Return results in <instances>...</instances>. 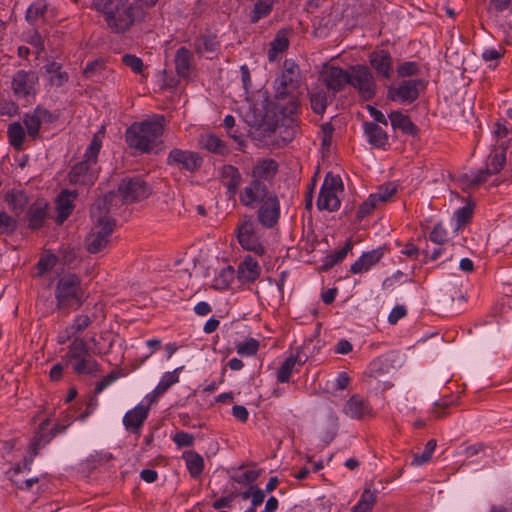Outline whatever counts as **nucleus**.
Instances as JSON below:
<instances>
[{
  "label": "nucleus",
  "mask_w": 512,
  "mask_h": 512,
  "mask_svg": "<svg viewBox=\"0 0 512 512\" xmlns=\"http://www.w3.org/2000/svg\"><path fill=\"white\" fill-rule=\"evenodd\" d=\"M272 9V0H259L254 7L251 21L257 22L260 18L268 15Z\"/></svg>",
  "instance_id": "8fccbe9b"
},
{
  "label": "nucleus",
  "mask_w": 512,
  "mask_h": 512,
  "mask_svg": "<svg viewBox=\"0 0 512 512\" xmlns=\"http://www.w3.org/2000/svg\"><path fill=\"white\" fill-rule=\"evenodd\" d=\"M217 46L218 42L212 36H203L195 42V49L199 54H212L216 51Z\"/></svg>",
  "instance_id": "79ce46f5"
},
{
  "label": "nucleus",
  "mask_w": 512,
  "mask_h": 512,
  "mask_svg": "<svg viewBox=\"0 0 512 512\" xmlns=\"http://www.w3.org/2000/svg\"><path fill=\"white\" fill-rule=\"evenodd\" d=\"M300 82L299 66L291 60H285L282 74L275 81V97L286 99L292 96L299 88Z\"/></svg>",
  "instance_id": "20e7f679"
},
{
  "label": "nucleus",
  "mask_w": 512,
  "mask_h": 512,
  "mask_svg": "<svg viewBox=\"0 0 512 512\" xmlns=\"http://www.w3.org/2000/svg\"><path fill=\"white\" fill-rule=\"evenodd\" d=\"M407 313V310L404 306L398 305L392 309L389 314L388 321L390 324H396L398 320L403 318Z\"/></svg>",
  "instance_id": "338daca9"
},
{
  "label": "nucleus",
  "mask_w": 512,
  "mask_h": 512,
  "mask_svg": "<svg viewBox=\"0 0 512 512\" xmlns=\"http://www.w3.org/2000/svg\"><path fill=\"white\" fill-rule=\"evenodd\" d=\"M429 239L439 245L448 241V235L441 223L436 224L429 236Z\"/></svg>",
  "instance_id": "4d7b16f0"
},
{
  "label": "nucleus",
  "mask_w": 512,
  "mask_h": 512,
  "mask_svg": "<svg viewBox=\"0 0 512 512\" xmlns=\"http://www.w3.org/2000/svg\"><path fill=\"white\" fill-rule=\"evenodd\" d=\"M377 204L375 197L370 195L368 199L360 205L357 212V219L361 220L369 215L377 207Z\"/></svg>",
  "instance_id": "bf43d9fd"
},
{
  "label": "nucleus",
  "mask_w": 512,
  "mask_h": 512,
  "mask_svg": "<svg viewBox=\"0 0 512 512\" xmlns=\"http://www.w3.org/2000/svg\"><path fill=\"white\" fill-rule=\"evenodd\" d=\"M349 71L339 67L329 66L322 72V79L328 89L334 92L341 91L348 84Z\"/></svg>",
  "instance_id": "f3484780"
},
{
  "label": "nucleus",
  "mask_w": 512,
  "mask_h": 512,
  "mask_svg": "<svg viewBox=\"0 0 512 512\" xmlns=\"http://www.w3.org/2000/svg\"><path fill=\"white\" fill-rule=\"evenodd\" d=\"M269 195L267 185L263 181L253 178L250 184L241 192L240 202L249 207L257 201H264Z\"/></svg>",
  "instance_id": "dca6fc26"
},
{
  "label": "nucleus",
  "mask_w": 512,
  "mask_h": 512,
  "mask_svg": "<svg viewBox=\"0 0 512 512\" xmlns=\"http://www.w3.org/2000/svg\"><path fill=\"white\" fill-rule=\"evenodd\" d=\"M46 10V3L37 1L28 7L26 20L32 25H38L40 22L44 21Z\"/></svg>",
  "instance_id": "f704fd0d"
},
{
  "label": "nucleus",
  "mask_w": 512,
  "mask_h": 512,
  "mask_svg": "<svg viewBox=\"0 0 512 512\" xmlns=\"http://www.w3.org/2000/svg\"><path fill=\"white\" fill-rule=\"evenodd\" d=\"M391 126L394 129H400L403 133L417 136L419 133L418 127L411 121L408 115L400 111H393L389 114Z\"/></svg>",
  "instance_id": "393cba45"
},
{
  "label": "nucleus",
  "mask_w": 512,
  "mask_h": 512,
  "mask_svg": "<svg viewBox=\"0 0 512 512\" xmlns=\"http://www.w3.org/2000/svg\"><path fill=\"white\" fill-rule=\"evenodd\" d=\"M122 62L129 67L135 73H142L143 71V61L132 54H125L122 56Z\"/></svg>",
  "instance_id": "6e6d98bb"
},
{
  "label": "nucleus",
  "mask_w": 512,
  "mask_h": 512,
  "mask_svg": "<svg viewBox=\"0 0 512 512\" xmlns=\"http://www.w3.org/2000/svg\"><path fill=\"white\" fill-rule=\"evenodd\" d=\"M237 238L240 245L248 251L262 253L263 247L255 232V224L250 219L244 220L238 227Z\"/></svg>",
  "instance_id": "f8f14e48"
},
{
  "label": "nucleus",
  "mask_w": 512,
  "mask_h": 512,
  "mask_svg": "<svg viewBox=\"0 0 512 512\" xmlns=\"http://www.w3.org/2000/svg\"><path fill=\"white\" fill-rule=\"evenodd\" d=\"M48 116H50L49 112L41 108L35 109L33 114L25 115L24 124L30 137L35 138L38 135L42 120Z\"/></svg>",
  "instance_id": "cd10ccee"
},
{
  "label": "nucleus",
  "mask_w": 512,
  "mask_h": 512,
  "mask_svg": "<svg viewBox=\"0 0 512 512\" xmlns=\"http://www.w3.org/2000/svg\"><path fill=\"white\" fill-rule=\"evenodd\" d=\"M451 405V401L446 398L441 399L434 403V409L432 413L436 415L437 418L443 417L445 415V410Z\"/></svg>",
  "instance_id": "774afa93"
},
{
  "label": "nucleus",
  "mask_w": 512,
  "mask_h": 512,
  "mask_svg": "<svg viewBox=\"0 0 512 512\" xmlns=\"http://www.w3.org/2000/svg\"><path fill=\"white\" fill-rule=\"evenodd\" d=\"M149 410V405H138L134 409L128 411L123 418L125 428L128 431L139 435V430L147 419Z\"/></svg>",
  "instance_id": "a211bd4d"
},
{
  "label": "nucleus",
  "mask_w": 512,
  "mask_h": 512,
  "mask_svg": "<svg viewBox=\"0 0 512 512\" xmlns=\"http://www.w3.org/2000/svg\"><path fill=\"white\" fill-rule=\"evenodd\" d=\"M84 291L76 274L62 276L56 285L58 309H78L83 304Z\"/></svg>",
  "instance_id": "7ed1b4c3"
},
{
  "label": "nucleus",
  "mask_w": 512,
  "mask_h": 512,
  "mask_svg": "<svg viewBox=\"0 0 512 512\" xmlns=\"http://www.w3.org/2000/svg\"><path fill=\"white\" fill-rule=\"evenodd\" d=\"M93 6L114 33L126 32L135 22V8L128 0H93Z\"/></svg>",
  "instance_id": "f03ea898"
},
{
  "label": "nucleus",
  "mask_w": 512,
  "mask_h": 512,
  "mask_svg": "<svg viewBox=\"0 0 512 512\" xmlns=\"http://www.w3.org/2000/svg\"><path fill=\"white\" fill-rule=\"evenodd\" d=\"M56 264V257L49 255L39 260L37 268L39 270L38 276H42L44 273L50 271Z\"/></svg>",
  "instance_id": "680f3d73"
},
{
  "label": "nucleus",
  "mask_w": 512,
  "mask_h": 512,
  "mask_svg": "<svg viewBox=\"0 0 512 512\" xmlns=\"http://www.w3.org/2000/svg\"><path fill=\"white\" fill-rule=\"evenodd\" d=\"M202 145L208 151L213 153L222 154L225 150V145L222 140L215 135H207L202 139Z\"/></svg>",
  "instance_id": "49530a36"
},
{
  "label": "nucleus",
  "mask_w": 512,
  "mask_h": 512,
  "mask_svg": "<svg viewBox=\"0 0 512 512\" xmlns=\"http://www.w3.org/2000/svg\"><path fill=\"white\" fill-rule=\"evenodd\" d=\"M344 412L352 418L360 419L369 412V408L359 395H353L347 401Z\"/></svg>",
  "instance_id": "c756f323"
},
{
  "label": "nucleus",
  "mask_w": 512,
  "mask_h": 512,
  "mask_svg": "<svg viewBox=\"0 0 512 512\" xmlns=\"http://www.w3.org/2000/svg\"><path fill=\"white\" fill-rule=\"evenodd\" d=\"M117 199L118 194L115 191H111L104 195L103 197L98 198L93 203L90 210L93 222H97L99 220L115 222V220L109 215V213L113 207L117 206Z\"/></svg>",
  "instance_id": "4468645a"
},
{
  "label": "nucleus",
  "mask_w": 512,
  "mask_h": 512,
  "mask_svg": "<svg viewBox=\"0 0 512 512\" xmlns=\"http://www.w3.org/2000/svg\"><path fill=\"white\" fill-rule=\"evenodd\" d=\"M234 279V269L231 266L223 268L215 278L213 287L216 289L227 288Z\"/></svg>",
  "instance_id": "c03bdc74"
},
{
  "label": "nucleus",
  "mask_w": 512,
  "mask_h": 512,
  "mask_svg": "<svg viewBox=\"0 0 512 512\" xmlns=\"http://www.w3.org/2000/svg\"><path fill=\"white\" fill-rule=\"evenodd\" d=\"M297 361H298L297 356L291 355L283 362V364L279 368L278 374H277V379L279 382H281V383L288 382V380L291 376L292 370H293L295 364L297 363Z\"/></svg>",
  "instance_id": "a18cd8bd"
},
{
  "label": "nucleus",
  "mask_w": 512,
  "mask_h": 512,
  "mask_svg": "<svg viewBox=\"0 0 512 512\" xmlns=\"http://www.w3.org/2000/svg\"><path fill=\"white\" fill-rule=\"evenodd\" d=\"M365 134L368 142L376 148H383L388 143L387 133L374 122H366L364 124Z\"/></svg>",
  "instance_id": "bb28decb"
},
{
  "label": "nucleus",
  "mask_w": 512,
  "mask_h": 512,
  "mask_svg": "<svg viewBox=\"0 0 512 512\" xmlns=\"http://www.w3.org/2000/svg\"><path fill=\"white\" fill-rule=\"evenodd\" d=\"M289 46V40L287 32L280 30L274 40L270 43V49L268 51V58L270 61H274L277 58L279 52L285 51Z\"/></svg>",
  "instance_id": "473e14b6"
},
{
  "label": "nucleus",
  "mask_w": 512,
  "mask_h": 512,
  "mask_svg": "<svg viewBox=\"0 0 512 512\" xmlns=\"http://www.w3.org/2000/svg\"><path fill=\"white\" fill-rule=\"evenodd\" d=\"M105 68V63L103 60H95L87 64L86 68L83 71V75L86 78H92L98 74H100Z\"/></svg>",
  "instance_id": "052dcab7"
},
{
  "label": "nucleus",
  "mask_w": 512,
  "mask_h": 512,
  "mask_svg": "<svg viewBox=\"0 0 512 512\" xmlns=\"http://www.w3.org/2000/svg\"><path fill=\"white\" fill-rule=\"evenodd\" d=\"M261 268L258 262L251 256H247L237 268L238 279L242 283H252L260 275Z\"/></svg>",
  "instance_id": "aec40b11"
},
{
  "label": "nucleus",
  "mask_w": 512,
  "mask_h": 512,
  "mask_svg": "<svg viewBox=\"0 0 512 512\" xmlns=\"http://www.w3.org/2000/svg\"><path fill=\"white\" fill-rule=\"evenodd\" d=\"M123 204H130L146 199L151 190L146 182L140 178L123 179L116 192Z\"/></svg>",
  "instance_id": "6e6552de"
},
{
  "label": "nucleus",
  "mask_w": 512,
  "mask_h": 512,
  "mask_svg": "<svg viewBox=\"0 0 512 512\" xmlns=\"http://www.w3.org/2000/svg\"><path fill=\"white\" fill-rule=\"evenodd\" d=\"M89 354L90 349L87 343L82 338L76 337L69 346L67 357L69 360H78Z\"/></svg>",
  "instance_id": "e433bc0d"
},
{
  "label": "nucleus",
  "mask_w": 512,
  "mask_h": 512,
  "mask_svg": "<svg viewBox=\"0 0 512 512\" xmlns=\"http://www.w3.org/2000/svg\"><path fill=\"white\" fill-rule=\"evenodd\" d=\"M17 222L6 212H0V233H12L16 230Z\"/></svg>",
  "instance_id": "5fc2aeb1"
},
{
  "label": "nucleus",
  "mask_w": 512,
  "mask_h": 512,
  "mask_svg": "<svg viewBox=\"0 0 512 512\" xmlns=\"http://www.w3.org/2000/svg\"><path fill=\"white\" fill-rule=\"evenodd\" d=\"M472 214L473 208L471 205H467L458 209L456 212L458 225L455 230L457 231L462 225H466L467 223H469L472 218Z\"/></svg>",
  "instance_id": "13d9d810"
},
{
  "label": "nucleus",
  "mask_w": 512,
  "mask_h": 512,
  "mask_svg": "<svg viewBox=\"0 0 512 512\" xmlns=\"http://www.w3.org/2000/svg\"><path fill=\"white\" fill-rule=\"evenodd\" d=\"M353 243L351 240H348L344 247L339 251L332 253L325 257L324 263L322 265V270L327 271L331 269L336 264L340 263L348 254L349 251L352 250Z\"/></svg>",
  "instance_id": "c9c22d12"
},
{
  "label": "nucleus",
  "mask_w": 512,
  "mask_h": 512,
  "mask_svg": "<svg viewBox=\"0 0 512 512\" xmlns=\"http://www.w3.org/2000/svg\"><path fill=\"white\" fill-rule=\"evenodd\" d=\"M93 319L88 315H78L73 324L67 329V332L71 331V335H76L83 332L86 328H88Z\"/></svg>",
  "instance_id": "de8ad7c7"
},
{
  "label": "nucleus",
  "mask_w": 512,
  "mask_h": 512,
  "mask_svg": "<svg viewBox=\"0 0 512 512\" xmlns=\"http://www.w3.org/2000/svg\"><path fill=\"white\" fill-rule=\"evenodd\" d=\"M278 171V164L273 159H264L256 164L251 172V176L254 179L260 181L269 180L273 178Z\"/></svg>",
  "instance_id": "a878e982"
},
{
  "label": "nucleus",
  "mask_w": 512,
  "mask_h": 512,
  "mask_svg": "<svg viewBox=\"0 0 512 512\" xmlns=\"http://www.w3.org/2000/svg\"><path fill=\"white\" fill-rule=\"evenodd\" d=\"M343 190V183L339 176L327 174L321 187L317 206L320 210L335 211L340 206V200L337 197V191Z\"/></svg>",
  "instance_id": "423d86ee"
},
{
  "label": "nucleus",
  "mask_w": 512,
  "mask_h": 512,
  "mask_svg": "<svg viewBox=\"0 0 512 512\" xmlns=\"http://www.w3.org/2000/svg\"><path fill=\"white\" fill-rule=\"evenodd\" d=\"M396 186L392 183H387L379 187L378 191L374 194H371L372 197H375L377 203H385L387 202L395 193Z\"/></svg>",
  "instance_id": "09e8293b"
},
{
  "label": "nucleus",
  "mask_w": 512,
  "mask_h": 512,
  "mask_svg": "<svg viewBox=\"0 0 512 512\" xmlns=\"http://www.w3.org/2000/svg\"><path fill=\"white\" fill-rule=\"evenodd\" d=\"M126 374L121 370H114L111 371L109 374H107L105 377H103L95 387V392L100 393L102 390H104L106 387H108L111 383L116 381L118 378L125 376Z\"/></svg>",
  "instance_id": "3c124183"
},
{
  "label": "nucleus",
  "mask_w": 512,
  "mask_h": 512,
  "mask_svg": "<svg viewBox=\"0 0 512 512\" xmlns=\"http://www.w3.org/2000/svg\"><path fill=\"white\" fill-rule=\"evenodd\" d=\"M348 79V84L356 88L364 99L369 100L375 95V82L368 67L360 65L353 67Z\"/></svg>",
  "instance_id": "1a4fd4ad"
},
{
  "label": "nucleus",
  "mask_w": 512,
  "mask_h": 512,
  "mask_svg": "<svg viewBox=\"0 0 512 512\" xmlns=\"http://www.w3.org/2000/svg\"><path fill=\"white\" fill-rule=\"evenodd\" d=\"M5 199L9 207L16 213L20 214L28 204V198L21 190H12L8 192Z\"/></svg>",
  "instance_id": "2f4dec72"
},
{
  "label": "nucleus",
  "mask_w": 512,
  "mask_h": 512,
  "mask_svg": "<svg viewBox=\"0 0 512 512\" xmlns=\"http://www.w3.org/2000/svg\"><path fill=\"white\" fill-rule=\"evenodd\" d=\"M259 473L254 470L245 471L241 475L234 476L233 480L239 484H251L258 478Z\"/></svg>",
  "instance_id": "0e129e2a"
},
{
  "label": "nucleus",
  "mask_w": 512,
  "mask_h": 512,
  "mask_svg": "<svg viewBox=\"0 0 512 512\" xmlns=\"http://www.w3.org/2000/svg\"><path fill=\"white\" fill-rule=\"evenodd\" d=\"M165 127V117L154 116L150 120L132 124L126 131V141L129 147L143 153H158L162 150V140Z\"/></svg>",
  "instance_id": "f257e3e1"
},
{
  "label": "nucleus",
  "mask_w": 512,
  "mask_h": 512,
  "mask_svg": "<svg viewBox=\"0 0 512 512\" xmlns=\"http://www.w3.org/2000/svg\"><path fill=\"white\" fill-rule=\"evenodd\" d=\"M418 71L417 64L415 62H406L400 65L397 69L399 76L407 77L416 74Z\"/></svg>",
  "instance_id": "69168bd1"
},
{
  "label": "nucleus",
  "mask_w": 512,
  "mask_h": 512,
  "mask_svg": "<svg viewBox=\"0 0 512 512\" xmlns=\"http://www.w3.org/2000/svg\"><path fill=\"white\" fill-rule=\"evenodd\" d=\"M46 69L50 74L49 80L52 85L62 86L68 80L67 73L61 72L60 66L57 63L52 62L48 64Z\"/></svg>",
  "instance_id": "37998d69"
},
{
  "label": "nucleus",
  "mask_w": 512,
  "mask_h": 512,
  "mask_svg": "<svg viewBox=\"0 0 512 512\" xmlns=\"http://www.w3.org/2000/svg\"><path fill=\"white\" fill-rule=\"evenodd\" d=\"M183 458L186 462V466H187V469H188L191 477H193V478L200 477V475L202 474L203 469H204L203 457L199 453H197L193 450H189V451H185L183 453Z\"/></svg>",
  "instance_id": "7c9ffc66"
},
{
  "label": "nucleus",
  "mask_w": 512,
  "mask_h": 512,
  "mask_svg": "<svg viewBox=\"0 0 512 512\" xmlns=\"http://www.w3.org/2000/svg\"><path fill=\"white\" fill-rule=\"evenodd\" d=\"M192 53L185 47H180L175 55V69L179 77L187 78L191 66Z\"/></svg>",
  "instance_id": "c85d7f7f"
},
{
  "label": "nucleus",
  "mask_w": 512,
  "mask_h": 512,
  "mask_svg": "<svg viewBox=\"0 0 512 512\" xmlns=\"http://www.w3.org/2000/svg\"><path fill=\"white\" fill-rule=\"evenodd\" d=\"M47 207L48 204L43 200H37L29 207L27 217L30 229L36 230L42 227L47 218Z\"/></svg>",
  "instance_id": "4be33fe9"
},
{
  "label": "nucleus",
  "mask_w": 512,
  "mask_h": 512,
  "mask_svg": "<svg viewBox=\"0 0 512 512\" xmlns=\"http://www.w3.org/2000/svg\"><path fill=\"white\" fill-rule=\"evenodd\" d=\"M258 221L266 228L274 227L280 217V202L275 194H270L257 212Z\"/></svg>",
  "instance_id": "9d476101"
},
{
  "label": "nucleus",
  "mask_w": 512,
  "mask_h": 512,
  "mask_svg": "<svg viewBox=\"0 0 512 512\" xmlns=\"http://www.w3.org/2000/svg\"><path fill=\"white\" fill-rule=\"evenodd\" d=\"M174 442L179 447H189L194 443V437L192 434L186 432H178L174 435Z\"/></svg>",
  "instance_id": "e2e57ef3"
},
{
  "label": "nucleus",
  "mask_w": 512,
  "mask_h": 512,
  "mask_svg": "<svg viewBox=\"0 0 512 512\" xmlns=\"http://www.w3.org/2000/svg\"><path fill=\"white\" fill-rule=\"evenodd\" d=\"M370 64L378 74L385 78L390 77L392 69V59L390 54L385 50L374 51L370 55Z\"/></svg>",
  "instance_id": "b1692460"
},
{
  "label": "nucleus",
  "mask_w": 512,
  "mask_h": 512,
  "mask_svg": "<svg viewBox=\"0 0 512 512\" xmlns=\"http://www.w3.org/2000/svg\"><path fill=\"white\" fill-rule=\"evenodd\" d=\"M101 148V139L94 135L88 147L85 160L75 164L69 173L70 182L73 184H86L88 182V170L91 164H95Z\"/></svg>",
  "instance_id": "0eeeda50"
},
{
  "label": "nucleus",
  "mask_w": 512,
  "mask_h": 512,
  "mask_svg": "<svg viewBox=\"0 0 512 512\" xmlns=\"http://www.w3.org/2000/svg\"><path fill=\"white\" fill-rule=\"evenodd\" d=\"M116 222L99 220L93 222V226L85 238V249L90 254L103 251L110 243L111 235Z\"/></svg>",
  "instance_id": "39448f33"
},
{
  "label": "nucleus",
  "mask_w": 512,
  "mask_h": 512,
  "mask_svg": "<svg viewBox=\"0 0 512 512\" xmlns=\"http://www.w3.org/2000/svg\"><path fill=\"white\" fill-rule=\"evenodd\" d=\"M77 197L76 191L63 190L56 199V210L58 215L56 221L61 224L63 223L72 213L73 204L72 201Z\"/></svg>",
  "instance_id": "412c9836"
},
{
  "label": "nucleus",
  "mask_w": 512,
  "mask_h": 512,
  "mask_svg": "<svg viewBox=\"0 0 512 512\" xmlns=\"http://www.w3.org/2000/svg\"><path fill=\"white\" fill-rule=\"evenodd\" d=\"M183 367L176 368L173 372L166 373L162 380L159 382V384L156 386V388L153 391V398L150 400V403H152L156 397L162 395L165 393L173 384L177 383L179 380V377L177 373L181 371Z\"/></svg>",
  "instance_id": "72a5a7b5"
},
{
  "label": "nucleus",
  "mask_w": 512,
  "mask_h": 512,
  "mask_svg": "<svg viewBox=\"0 0 512 512\" xmlns=\"http://www.w3.org/2000/svg\"><path fill=\"white\" fill-rule=\"evenodd\" d=\"M7 134L9 137L10 144L16 149L21 150L23 140L25 138V132L22 125L18 122H14L8 126Z\"/></svg>",
  "instance_id": "4c0bfd02"
},
{
  "label": "nucleus",
  "mask_w": 512,
  "mask_h": 512,
  "mask_svg": "<svg viewBox=\"0 0 512 512\" xmlns=\"http://www.w3.org/2000/svg\"><path fill=\"white\" fill-rule=\"evenodd\" d=\"M38 81L36 72L19 70L13 76L12 88L19 97H28L35 94V84Z\"/></svg>",
  "instance_id": "ddd939ff"
},
{
  "label": "nucleus",
  "mask_w": 512,
  "mask_h": 512,
  "mask_svg": "<svg viewBox=\"0 0 512 512\" xmlns=\"http://www.w3.org/2000/svg\"><path fill=\"white\" fill-rule=\"evenodd\" d=\"M236 348L238 354L252 356L257 353L259 349V342L256 339L250 338L246 342L237 344Z\"/></svg>",
  "instance_id": "603ef678"
},
{
  "label": "nucleus",
  "mask_w": 512,
  "mask_h": 512,
  "mask_svg": "<svg viewBox=\"0 0 512 512\" xmlns=\"http://www.w3.org/2000/svg\"><path fill=\"white\" fill-rule=\"evenodd\" d=\"M220 179L227 188L230 196H234L241 184L242 177L239 170L232 165H224L220 170Z\"/></svg>",
  "instance_id": "6ab92c4d"
},
{
  "label": "nucleus",
  "mask_w": 512,
  "mask_h": 512,
  "mask_svg": "<svg viewBox=\"0 0 512 512\" xmlns=\"http://www.w3.org/2000/svg\"><path fill=\"white\" fill-rule=\"evenodd\" d=\"M383 256L382 249H375L364 253L356 262L351 265V272L353 274L368 271L372 266L377 264Z\"/></svg>",
  "instance_id": "5701e85b"
},
{
  "label": "nucleus",
  "mask_w": 512,
  "mask_h": 512,
  "mask_svg": "<svg viewBox=\"0 0 512 512\" xmlns=\"http://www.w3.org/2000/svg\"><path fill=\"white\" fill-rule=\"evenodd\" d=\"M311 108L316 114H323L327 107V93L323 90L310 92Z\"/></svg>",
  "instance_id": "a19ab883"
},
{
  "label": "nucleus",
  "mask_w": 512,
  "mask_h": 512,
  "mask_svg": "<svg viewBox=\"0 0 512 512\" xmlns=\"http://www.w3.org/2000/svg\"><path fill=\"white\" fill-rule=\"evenodd\" d=\"M506 162V147L495 150L490 156L487 168L493 173H499Z\"/></svg>",
  "instance_id": "58836bf2"
},
{
  "label": "nucleus",
  "mask_w": 512,
  "mask_h": 512,
  "mask_svg": "<svg viewBox=\"0 0 512 512\" xmlns=\"http://www.w3.org/2000/svg\"><path fill=\"white\" fill-rule=\"evenodd\" d=\"M376 503L375 491L369 488L365 489L357 505L352 508V512H368Z\"/></svg>",
  "instance_id": "ea45409f"
},
{
  "label": "nucleus",
  "mask_w": 512,
  "mask_h": 512,
  "mask_svg": "<svg viewBox=\"0 0 512 512\" xmlns=\"http://www.w3.org/2000/svg\"><path fill=\"white\" fill-rule=\"evenodd\" d=\"M168 165H181L183 169L194 172L202 164V158L195 152L172 149L167 158Z\"/></svg>",
  "instance_id": "2eb2a0df"
},
{
  "label": "nucleus",
  "mask_w": 512,
  "mask_h": 512,
  "mask_svg": "<svg viewBox=\"0 0 512 512\" xmlns=\"http://www.w3.org/2000/svg\"><path fill=\"white\" fill-rule=\"evenodd\" d=\"M283 121L286 123H276L274 130H279V134L282 136L283 140L290 141L296 133V126H291L289 129L284 126L290 125L291 123L294 122V120L292 118H284Z\"/></svg>",
  "instance_id": "864d4df0"
},
{
  "label": "nucleus",
  "mask_w": 512,
  "mask_h": 512,
  "mask_svg": "<svg viewBox=\"0 0 512 512\" xmlns=\"http://www.w3.org/2000/svg\"><path fill=\"white\" fill-rule=\"evenodd\" d=\"M425 88V82L421 79L404 80L396 89L389 91L391 99H400L402 102L412 103L418 97L421 91Z\"/></svg>",
  "instance_id": "9b49d317"
}]
</instances>
